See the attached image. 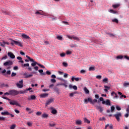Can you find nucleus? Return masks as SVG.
<instances>
[{
  "instance_id": "obj_1",
  "label": "nucleus",
  "mask_w": 129,
  "mask_h": 129,
  "mask_svg": "<svg viewBox=\"0 0 129 129\" xmlns=\"http://www.w3.org/2000/svg\"><path fill=\"white\" fill-rule=\"evenodd\" d=\"M26 58L29 59L31 62H33V63H31V66H32V67H35V66H36V65H38L40 67H41V68H45V66H44L40 63H38V62L35 61V60L31 58V57L29 56L28 55H26Z\"/></svg>"
},
{
  "instance_id": "obj_2",
  "label": "nucleus",
  "mask_w": 129,
  "mask_h": 129,
  "mask_svg": "<svg viewBox=\"0 0 129 129\" xmlns=\"http://www.w3.org/2000/svg\"><path fill=\"white\" fill-rule=\"evenodd\" d=\"M10 93V95H12L13 96H16V95H18L20 92L19 91H17L16 90H11L9 91Z\"/></svg>"
},
{
  "instance_id": "obj_3",
  "label": "nucleus",
  "mask_w": 129,
  "mask_h": 129,
  "mask_svg": "<svg viewBox=\"0 0 129 129\" xmlns=\"http://www.w3.org/2000/svg\"><path fill=\"white\" fill-rule=\"evenodd\" d=\"M14 44H15V45H17V46H19L20 47H23V43L22 42L12 40L11 42V44L14 45Z\"/></svg>"
},
{
  "instance_id": "obj_4",
  "label": "nucleus",
  "mask_w": 129,
  "mask_h": 129,
  "mask_svg": "<svg viewBox=\"0 0 129 129\" xmlns=\"http://www.w3.org/2000/svg\"><path fill=\"white\" fill-rule=\"evenodd\" d=\"M9 103L11 105H16L17 106H19L20 107H21V105L19 104V103L16 100H10Z\"/></svg>"
},
{
  "instance_id": "obj_5",
  "label": "nucleus",
  "mask_w": 129,
  "mask_h": 129,
  "mask_svg": "<svg viewBox=\"0 0 129 129\" xmlns=\"http://www.w3.org/2000/svg\"><path fill=\"white\" fill-rule=\"evenodd\" d=\"M114 116L115 117L116 119L117 120V121H120V118L121 117L122 115L121 113L120 112H118L114 115Z\"/></svg>"
},
{
  "instance_id": "obj_6",
  "label": "nucleus",
  "mask_w": 129,
  "mask_h": 129,
  "mask_svg": "<svg viewBox=\"0 0 129 129\" xmlns=\"http://www.w3.org/2000/svg\"><path fill=\"white\" fill-rule=\"evenodd\" d=\"M16 86H17L18 88H23V87H24V85L23 84V80L19 81V83H16Z\"/></svg>"
},
{
  "instance_id": "obj_7",
  "label": "nucleus",
  "mask_w": 129,
  "mask_h": 129,
  "mask_svg": "<svg viewBox=\"0 0 129 129\" xmlns=\"http://www.w3.org/2000/svg\"><path fill=\"white\" fill-rule=\"evenodd\" d=\"M102 104H106V105H109V106H111V104L110 103V100L107 99L106 101H103L102 102Z\"/></svg>"
},
{
  "instance_id": "obj_8",
  "label": "nucleus",
  "mask_w": 129,
  "mask_h": 129,
  "mask_svg": "<svg viewBox=\"0 0 129 129\" xmlns=\"http://www.w3.org/2000/svg\"><path fill=\"white\" fill-rule=\"evenodd\" d=\"M4 66H12L13 65V61L8 60L4 63Z\"/></svg>"
},
{
  "instance_id": "obj_9",
  "label": "nucleus",
  "mask_w": 129,
  "mask_h": 129,
  "mask_svg": "<svg viewBox=\"0 0 129 129\" xmlns=\"http://www.w3.org/2000/svg\"><path fill=\"white\" fill-rule=\"evenodd\" d=\"M8 55L9 57H10L11 59H15L16 58V56L14 55V53L12 52H9L8 53Z\"/></svg>"
},
{
  "instance_id": "obj_10",
  "label": "nucleus",
  "mask_w": 129,
  "mask_h": 129,
  "mask_svg": "<svg viewBox=\"0 0 129 129\" xmlns=\"http://www.w3.org/2000/svg\"><path fill=\"white\" fill-rule=\"evenodd\" d=\"M23 76H24V78H31L33 77V75H28L27 73L23 74Z\"/></svg>"
},
{
  "instance_id": "obj_11",
  "label": "nucleus",
  "mask_w": 129,
  "mask_h": 129,
  "mask_svg": "<svg viewBox=\"0 0 129 129\" xmlns=\"http://www.w3.org/2000/svg\"><path fill=\"white\" fill-rule=\"evenodd\" d=\"M53 101H54V99H49L46 102V105H49V104H51V103H52Z\"/></svg>"
},
{
  "instance_id": "obj_12",
  "label": "nucleus",
  "mask_w": 129,
  "mask_h": 129,
  "mask_svg": "<svg viewBox=\"0 0 129 129\" xmlns=\"http://www.w3.org/2000/svg\"><path fill=\"white\" fill-rule=\"evenodd\" d=\"M21 36L23 39H26V40H30L31 39V38L29 37V36L27 35V34H22Z\"/></svg>"
},
{
  "instance_id": "obj_13",
  "label": "nucleus",
  "mask_w": 129,
  "mask_h": 129,
  "mask_svg": "<svg viewBox=\"0 0 129 129\" xmlns=\"http://www.w3.org/2000/svg\"><path fill=\"white\" fill-rule=\"evenodd\" d=\"M108 12L111 14H114V15H117V11H115L112 9H109Z\"/></svg>"
},
{
  "instance_id": "obj_14",
  "label": "nucleus",
  "mask_w": 129,
  "mask_h": 129,
  "mask_svg": "<svg viewBox=\"0 0 129 129\" xmlns=\"http://www.w3.org/2000/svg\"><path fill=\"white\" fill-rule=\"evenodd\" d=\"M36 96L32 95L31 96V97H28V100H35L36 99Z\"/></svg>"
},
{
  "instance_id": "obj_15",
  "label": "nucleus",
  "mask_w": 129,
  "mask_h": 129,
  "mask_svg": "<svg viewBox=\"0 0 129 129\" xmlns=\"http://www.w3.org/2000/svg\"><path fill=\"white\" fill-rule=\"evenodd\" d=\"M108 126H109V128L113 129V125L111 124L110 125H109V124H106L105 126V129H107V127H108Z\"/></svg>"
},
{
  "instance_id": "obj_16",
  "label": "nucleus",
  "mask_w": 129,
  "mask_h": 129,
  "mask_svg": "<svg viewBox=\"0 0 129 129\" xmlns=\"http://www.w3.org/2000/svg\"><path fill=\"white\" fill-rule=\"evenodd\" d=\"M69 87L70 89H72V88H73L75 90H77V86H72V85L70 84L69 86Z\"/></svg>"
},
{
  "instance_id": "obj_17",
  "label": "nucleus",
  "mask_w": 129,
  "mask_h": 129,
  "mask_svg": "<svg viewBox=\"0 0 129 129\" xmlns=\"http://www.w3.org/2000/svg\"><path fill=\"white\" fill-rule=\"evenodd\" d=\"M48 94L47 93H44L40 95V97H42V98H45V97H48Z\"/></svg>"
},
{
  "instance_id": "obj_18",
  "label": "nucleus",
  "mask_w": 129,
  "mask_h": 129,
  "mask_svg": "<svg viewBox=\"0 0 129 129\" xmlns=\"http://www.w3.org/2000/svg\"><path fill=\"white\" fill-rule=\"evenodd\" d=\"M120 5L119 4H114L112 6V7L114 9H117V8H119Z\"/></svg>"
},
{
  "instance_id": "obj_19",
  "label": "nucleus",
  "mask_w": 129,
  "mask_h": 129,
  "mask_svg": "<svg viewBox=\"0 0 129 129\" xmlns=\"http://www.w3.org/2000/svg\"><path fill=\"white\" fill-rule=\"evenodd\" d=\"M2 115H10V113L8 111L2 112H1Z\"/></svg>"
},
{
  "instance_id": "obj_20",
  "label": "nucleus",
  "mask_w": 129,
  "mask_h": 129,
  "mask_svg": "<svg viewBox=\"0 0 129 129\" xmlns=\"http://www.w3.org/2000/svg\"><path fill=\"white\" fill-rule=\"evenodd\" d=\"M96 109H98V110H99L100 112H102V111H103V109H102V107H101V106H97Z\"/></svg>"
},
{
  "instance_id": "obj_21",
  "label": "nucleus",
  "mask_w": 129,
  "mask_h": 129,
  "mask_svg": "<svg viewBox=\"0 0 129 129\" xmlns=\"http://www.w3.org/2000/svg\"><path fill=\"white\" fill-rule=\"evenodd\" d=\"M84 90L86 94H89V90L87 89V88L84 87Z\"/></svg>"
},
{
  "instance_id": "obj_22",
  "label": "nucleus",
  "mask_w": 129,
  "mask_h": 129,
  "mask_svg": "<svg viewBox=\"0 0 129 129\" xmlns=\"http://www.w3.org/2000/svg\"><path fill=\"white\" fill-rule=\"evenodd\" d=\"M48 116V114L46 113H44L42 115V117H43V118H47Z\"/></svg>"
},
{
  "instance_id": "obj_23",
  "label": "nucleus",
  "mask_w": 129,
  "mask_h": 129,
  "mask_svg": "<svg viewBox=\"0 0 129 129\" xmlns=\"http://www.w3.org/2000/svg\"><path fill=\"white\" fill-rule=\"evenodd\" d=\"M82 123V121L81 120H77L76 122V124H81Z\"/></svg>"
},
{
  "instance_id": "obj_24",
  "label": "nucleus",
  "mask_w": 129,
  "mask_h": 129,
  "mask_svg": "<svg viewBox=\"0 0 129 129\" xmlns=\"http://www.w3.org/2000/svg\"><path fill=\"white\" fill-rule=\"evenodd\" d=\"M73 39L74 40H76V41H79L80 40L78 37L75 36L74 35L73 36Z\"/></svg>"
},
{
  "instance_id": "obj_25",
  "label": "nucleus",
  "mask_w": 129,
  "mask_h": 129,
  "mask_svg": "<svg viewBox=\"0 0 129 129\" xmlns=\"http://www.w3.org/2000/svg\"><path fill=\"white\" fill-rule=\"evenodd\" d=\"M56 38L57 40H59V41H63V37H62L61 36H57Z\"/></svg>"
},
{
  "instance_id": "obj_26",
  "label": "nucleus",
  "mask_w": 129,
  "mask_h": 129,
  "mask_svg": "<svg viewBox=\"0 0 129 129\" xmlns=\"http://www.w3.org/2000/svg\"><path fill=\"white\" fill-rule=\"evenodd\" d=\"M84 122H86V123H89L90 122V120H88L86 118H84Z\"/></svg>"
},
{
  "instance_id": "obj_27",
  "label": "nucleus",
  "mask_w": 129,
  "mask_h": 129,
  "mask_svg": "<svg viewBox=\"0 0 129 129\" xmlns=\"http://www.w3.org/2000/svg\"><path fill=\"white\" fill-rule=\"evenodd\" d=\"M38 72H39V73L41 74V75H45V73H43V70H39Z\"/></svg>"
},
{
  "instance_id": "obj_28",
  "label": "nucleus",
  "mask_w": 129,
  "mask_h": 129,
  "mask_svg": "<svg viewBox=\"0 0 129 129\" xmlns=\"http://www.w3.org/2000/svg\"><path fill=\"white\" fill-rule=\"evenodd\" d=\"M35 15H43V11H37L36 12H35Z\"/></svg>"
},
{
  "instance_id": "obj_29",
  "label": "nucleus",
  "mask_w": 129,
  "mask_h": 129,
  "mask_svg": "<svg viewBox=\"0 0 129 129\" xmlns=\"http://www.w3.org/2000/svg\"><path fill=\"white\" fill-rule=\"evenodd\" d=\"M95 70V68L93 67H91L89 69V71H94Z\"/></svg>"
},
{
  "instance_id": "obj_30",
  "label": "nucleus",
  "mask_w": 129,
  "mask_h": 129,
  "mask_svg": "<svg viewBox=\"0 0 129 129\" xmlns=\"http://www.w3.org/2000/svg\"><path fill=\"white\" fill-rule=\"evenodd\" d=\"M51 113H52V114H56V113H57V110L52 109L51 111Z\"/></svg>"
},
{
  "instance_id": "obj_31",
  "label": "nucleus",
  "mask_w": 129,
  "mask_h": 129,
  "mask_svg": "<svg viewBox=\"0 0 129 129\" xmlns=\"http://www.w3.org/2000/svg\"><path fill=\"white\" fill-rule=\"evenodd\" d=\"M80 73H81V74H85V73H86V71L84 70H81L80 72Z\"/></svg>"
},
{
  "instance_id": "obj_32",
  "label": "nucleus",
  "mask_w": 129,
  "mask_h": 129,
  "mask_svg": "<svg viewBox=\"0 0 129 129\" xmlns=\"http://www.w3.org/2000/svg\"><path fill=\"white\" fill-rule=\"evenodd\" d=\"M112 22H113V23H116V24H118V20H117V19H113L112 20Z\"/></svg>"
},
{
  "instance_id": "obj_33",
  "label": "nucleus",
  "mask_w": 129,
  "mask_h": 129,
  "mask_svg": "<svg viewBox=\"0 0 129 129\" xmlns=\"http://www.w3.org/2000/svg\"><path fill=\"white\" fill-rule=\"evenodd\" d=\"M66 54L67 55H71V54H72V51L70 50H67L66 52Z\"/></svg>"
},
{
  "instance_id": "obj_34",
  "label": "nucleus",
  "mask_w": 129,
  "mask_h": 129,
  "mask_svg": "<svg viewBox=\"0 0 129 129\" xmlns=\"http://www.w3.org/2000/svg\"><path fill=\"white\" fill-rule=\"evenodd\" d=\"M4 75L5 76H6L7 75H11V71H8L7 72H6V74H4Z\"/></svg>"
},
{
  "instance_id": "obj_35",
  "label": "nucleus",
  "mask_w": 129,
  "mask_h": 129,
  "mask_svg": "<svg viewBox=\"0 0 129 129\" xmlns=\"http://www.w3.org/2000/svg\"><path fill=\"white\" fill-rule=\"evenodd\" d=\"M123 85L124 87H127L129 86V83H124Z\"/></svg>"
},
{
  "instance_id": "obj_36",
  "label": "nucleus",
  "mask_w": 129,
  "mask_h": 129,
  "mask_svg": "<svg viewBox=\"0 0 129 129\" xmlns=\"http://www.w3.org/2000/svg\"><path fill=\"white\" fill-rule=\"evenodd\" d=\"M114 109H115V108L114 107V106H112L111 107V112H113V111H114Z\"/></svg>"
},
{
  "instance_id": "obj_37",
  "label": "nucleus",
  "mask_w": 129,
  "mask_h": 129,
  "mask_svg": "<svg viewBox=\"0 0 129 129\" xmlns=\"http://www.w3.org/2000/svg\"><path fill=\"white\" fill-rule=\"evenodd\" d=\"M75 94H76V92L71 93L70 94V96L71 97H73V96H74V95H75Z\"/></svg>"
},
{
  "instance_id": "obj_38",
  "label": "nucleus",
  "mask_w": 129,
  "mask_h": 129,
  "mask_svg": "<svg viewBox=\"0 0 129 129\" xmlns=\"http://www.w3.org/2000/svg\"><path fill=\"white\" fill-rule=\"evenodd\" d=\"M60 57H65V56H66V54L64 52H63L60 54Z\"/></svg>"
},
{
  "instance_id": "obj_39",
  "label": "nucleus",
  "mask_w": 129,
  "mask_h": 129,
  "mask_svg": "<svg viewBox=\"0 0 129 129\" xmlns=\"http://www.w3.org/2000/svg\"><path fill=\"white\" fill-rule=\"evenodd\" d=\"M2 98H3V99H6V100H8L9 101H11V99L7 97L3 96Z\"/></svg>"
},
{
  "instance_id": "obj_40",
  "label": "nucleus",
  "mask_w": 129,
  "mask_h": 129,
  "mask_svg": "<svg viewBox=\"0 0 129 129\" xmlns=\"http://www.w3.org/2000/svg\"><path fill=\"white\" fill-rule=\"evenodd\" d=\"M88 101H89L91 104H92V99H91V98H88Z\"/></svg>"
},
{
  "instance_id": "obj_41",
  "label": "nucleus",
  "mask_w": 129,
  "mask_h": 129,
  "mask_svg": "<svg viewBox=\"0 0 129 129\" xmlns=\"http://www.w3.org/2000/svg\"><path fill=\"white\" fill-rule=\"evenodd\" d=\"M50 81L51 83H56V80L55 79H51L50 80Z\"/></svg>"
},
{
  "instance_id": "obj_42",
  "label": "nucleus",
  "mask_w": 129,
  "mask_h": 129,
  "mask_svg": "<svg viewBox=\"0 0 129 129\" xmlns=\"http://www.w3.org/2000/svg\"><path fill=\"white\" fill-rule=\"evenodd\" d=\"M122 58H123L122 55H118L116 57V59H122Z\"/></svg>"
},
{
  "instance_id": "obj_43",
  "label": "nucleus",
  "mask_w": 129,
  "mask_h": 129,
  "mask_svg": "<svg viewBox=\"0 0 129 129\" xmlns=\"http://www.w3.org/2000/svg\"><path fill=\"white\" fill-rule=\"evenodd\" d=\"M26 90L30 91V92H34V91L32 90V88H29L28 89H27Z\"/></svg>"
},
{
  "instance_id": "obj_44",
  "label": "nucleus",
  "mask_w": 129,
  "mask_h": 129,
  "mask_svg": "<svg viewBox=\"0 0 129 129\" xmlns=\"http://www.w3.org/2000/svg\"><path fill=\"white\" fill-rule=\"evenodd\" d=\"M101 78H102V77L100 75H98V76H96V78L97 79H99V80L101 79Z\"/></svg>"
},
{
  "instance_id": "obj_45",
  "label": "nucleus",
  "mask_w": 129,
  "mask_h": 129,
  "mask_svg": "<svg viewBox=\"0 0 129 129\" xmlns=\"http://www.w3.org/2000/svg\"><path fill=\"white\" fill-rule=\"evenodd\" d=\"M75 80L77 82H78L80 80H81V78H75Z\"/></svg>"
},
{
  "instance_id": "obj_46",
  "label": "nucleus",
  "mask_w": 129,
  "mask_h": 129,
  "mask_svg": "<svg viewBox=\"0 0 129 129\" xmlns=\"http://www.w3.org/2000/svg\"><path fill=\"white\" fill-rule=\"evenodd\" d=\"M17 75V73L13 72L11 74V77H14Z\"/></svg>"
},
{
  "instance_id": "obj_47",
  "label": "nucleus",
  "mask_w": 129,
  "mask_h": 129,
  "mask_svg": "<svg viewBox=\"0 0 129 129\" xmlns=\"http://www.w3.org/2000/svg\"><path fill=\"white\" fill-rule=\"evenodd\" d=\"M23 66L24 67H29V66H30V64H29V63H25L23 64Z\"/></svg>"
},
{
  "instance_id": "obj_48",
  "label": "nucleus",
  "mask_w": 129,
  "mask_h": 129,
  "mask_svg": "<svg viewBox=\"0 0 129 129\" xmlns=\"http://www.w3.org/2000/svg\"><path fill=\"white\" fill-rule=\"evenodd\" d=\"M62 65H63L64 67H67V66H68V63H67V62H63V63H62Z\"/></svg>"
},
{
  "instance_id": "obj_49",
  "label": "nucleus",
  "mask_w": 129,
  "mask_h": 129,
  "mask_svg": "<svg viewBox=\"0 0 129 129\" xmlns=\"http://www.w3.org/2000/svg\"><path fill=\"white\" fill-rule=\"evenodd\" d=\"M54 90L57 92V93H59V88L56 87L54 88Z\"/></svg>"
},
{
  "instance_id": "obj_50",
  "label": "nucleus",
  "mask_w": 129,
  "mask_h": 129,
  "mask_svg": "<svg viewBox=\"0 0 129 129\" xmlns=\"http://www.w3.org/2000/svg\"><path fill=\"white\" fill-rule=\"evenodd\" d=\"M107 81H108V79H107V78H104L103 80V82H107Z\"/></svg>"
},
{
  "instance_id": "obj_51",
  "label": "nucleus",
  "mask_w": 129,
  "mask_h": 129,
  "mask_svg": "<svg viewBox=\"0 0 129 129\" xmlns=\"http://www.w3.org/2000/svg\"><path fill=\"white\" fill-rule=\"evenodd\" d=\"M96 102H97V99H94L92 101V104H94V103H95Z\"/></svg>"
},
{
  "instance_id": "obj_52",
  "label": "nucleus",
  "mask_w": 129,
  "mask_h": 129,
  "mask_svg": "<svg viewBox=\"0 0 129 129\" xmlns=\"http://www.w3.org/2000/svg\"><path fill=\"white\" fill-rule=\"evenodd\" d=\"M15 127H16V124H13V125L10 127V129H15Z\"/></svg>"
},
{
  "instance_id": "obj_53",
  "label": "nucleus",
  "mask_w": 129,
  "mask_h": 129,
  "mask_svg": "<svg viewBox=\"0 0 129 129\" xmlns=\"http://www.w3.org/2000/svg\"><path fill=\"white\" fill-rule=\"evenodd\" d=\"M116 108L117 110H121V108H120V107H119L118 106H116Z\"/></svg>"
},
{
  "instance_id": "obj_54",
  "label": "nucleus",
  "mask_w": 129,
  "mask_h": 129,
  "mask_svg": "<svg viewBox=\"0 0 129 129\" xmlns=\"http://www.w3.org/2000/svg\"><path fill=\"white\" fill-rule=\"evenodd\" d=\"M14 111H15L16 113H17V114L20 113V111L19 110H17V109H15L14 110Z\"/></svg>"
},
{
  "instance_id": "obj_55",
  "label": "nucleus",
  "mask_w": 129,
  "mask_h": 129,
  "mask_svg": "<svg viewBox=\"0 0 129 129\" xmlns=\"http://www.w3.org/2000/svg\"><path fill=\"white\" fill-rule=\"evenodd\" d=\"M104 88H105V89H107V90L110 89V87H108V86H104Z\"/></svg>"
},
{
  "instance_id": "obj_56",
  "label": "nucleus",
  "mask_w": 129,
  "mask_h": 129,
  "mask_svg": "<svg viewBox=\"0 0 129 129\" xmlns=\"http://www.w3.org/2000/svg\"><path fill=\"white\" fill-rule=\"evenodd\" d=\"M58 74H59V75H63V74H64V73H63V72H61L60 71L58 72Z\"/></svg>"
},
{
  "instance_id": "obj_57",
  "label": "nucleus",
  "mask_w": 129,
  "mask_h": 129,
  "mask_svg": "<svg viewBox=\"0 0 129 129\" xmlns=\"http://www.w3.org/2000/svg\"><path fill=\"white\" fill-rule=\"evenodd\" d=\"M124 58L125 59H126V60H129V56H127V55H124Z\"/></svg>"
},
{
  "instance_id": "obj_58",
  "label": "nucleus",
  "mask_w": 129,
  "mask_h": 129,
  "mask_svg": "<svg viewBox=\"0 0 129 129\" xmlns=\"http://www.w3.org/2000/svg\"><path fill=\"white\" fill-rule=\"evenodd\" d=\"M0 120H6V118L4 117H0Z\"/></svg>"
},
{
  "instance_id": "obj_59",
  "label": "nucleus",
  "mask_w": 129,
  "mask_h": 129,
  "mask_svg": "<svg viewBox=\"0 0 129 129\" xmlns=\"http://www.w3.org/2000/svg\"><path fill=\"white\" fill-rule=\"evenodd\" d=\"M44 44H45V45H50V43L49 42V41H44Z\"/></svg>"
},
{
  "instance_id": "obj_60",
  "label": "nucleus",
  "mask_w": 129,
  "mask_h": 129,
  "mask_svg": "<svg viewBox=\"0 0 129 129\" xmlns=\"http://www.w3.org/2000/svg\"><path fill=\"white\" fill-rule=\"evenodd\" d=\"M8 58V56L7 55H5L4 57H3L2 58V60H6V59H7Z\"/></svg>"
},
{
  "instance_id": "obj_61",
  "label": "nucleus",
  "mask_w": 129,
  "mask_h": 129,
  "mask_svg": "<svg viewBox=\"0 0 129 129\" xmlns=\"http://www.w3.org/2000/svg\"><path fill=\"white\" fill-rule=\"evenodd\" d=\"M41 114H42V112H36V115H41Z\"/></svg>"
},
{
  "instance_id": "obj_62",
  "label": "nucleus",
  "mask_w": 129,
  "mask_h": 129,
  "mask_svg": "<svg viewBox=\"0 0 129 129\" xmlns=\"http://www.w3.org/2000/svg\"><path fill=\"white\" fill-rule=\"evenodd\" d=\"M63 77L64 78H67V77H68V74H64L63 75Z\"/></svg>"
},
{
  "instance_id": "obj_63",
  "label": "nucleus",
  "mask_w": 129,
  "mask_h": 129,
  "mask_svg": "<svg viewBox=\"0 0 129 129\" xmlns=\"http://www.w3.org/2000/svg\"><path fill=\"white\" fill-rule=\"evenodd\" d=\"M20 54L21 55H22V56H25V53L24 52H23L22 51H20Z\"/></svg>"
},
{
  "instance_id": "obj_64",
  "label": "nucleus",
  "mask_w": 129,
  "mask_h": 129,
  "mask_svg": "<svg viewBox=\"0 0 129 129\" xmlns=\"http://www.w3.org/2000/svg\"><path fill=\"white\" fill-rule=\"evenodd\" d=\"M126 111V112H129V105L127 106Z\"/></svg>"
}]
</instances>
